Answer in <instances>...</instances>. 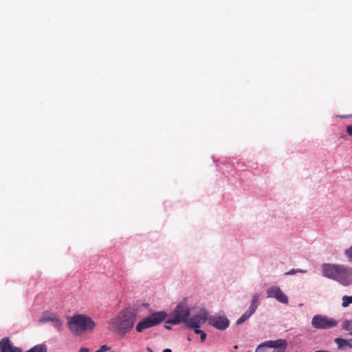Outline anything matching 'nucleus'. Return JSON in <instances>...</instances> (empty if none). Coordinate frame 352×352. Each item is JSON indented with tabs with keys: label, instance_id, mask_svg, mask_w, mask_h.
<instances>
[{
	"label": "nucleus",
	"instance_id": "1",
	"mask_svg": "<svg viewBox=\"0 0 352 352\" xmlns=\"http://www.w3.org/2000/svg\"><path fill=\"white\" fill-rule=\"evenodd\" d=\"M137 314V310L132 309H122L115 317L108 321L107 328L113 333L124 335L133 329L136 321Z\"/></svg>",
	"mask_w": 352,
	"mask_h": 352
},
{
	"label": "nucleus",
	"instance_id": "2",
	"mask_svg": "<svg viewBox=\"0 0 352 352\" xmlns=\"http://www.w3.org/2000/svg\"><path fill=\"white\" fill-rule=\"evenodd\" d=\"M322 275L348 286L352 284V268L342 265L324 263L322 265Z\"/></svg>",
	"mask_w": 352,
	"mask_h": 352
},
{
	"label": "nucleus",
	"instance_id": "3",
	"mask_svg": "<svg viewBox=\"0 0 352 352\" xmlns=\"http://www.w3.org/2000/svg\"><path fill=\"white\" fill-rule=\"evenodd\" d=\"M67 325L74 334L79 336L84 331L94 329L96 323L89 316L78 314L68 318Z\"/></svg>",
	"mask_w": 352,
	"mask_h": 352
},
{
	"label": "nucleus",
	"instance_id": "4",
	"mask_svg": "<svg viewBox=\"0 0 352 352\" xmlns=\"http://www.w3.org/2000/svg\"><path fill=\"white\" fill-rule=\"evenodd\" d=\"M167 316V314L163 311L154 312L140 321L135 326V330L141 333L146 329L157 326L165 320Z\"/></svg>",
	"mask_w": 352,
	"mask_h": 352
},
{
	"label": "nucleus",
	"instance_id": "5",
	"mask_svg": "<svg viewBox=\"0 0 352 352\" xmlns=\"http://www.w3.org/2000/svg\"><path fill=\"white\" fill-rule=\"evenodd\" d=\"M189 315L190 309L187 305L185 303L179 304L173 311V318L168 319L166 323L175 325L184 322L186 324Z\"/></svg>",
	"mask_w": 352,
	"mask_h": 352
},
{
	"label": "nucleus",
	"instance_id": "6",
	"mask_svg": "<svg viewBox=\"0 0 352 352\" xmlns=\"http://www.w3.org/2000/svg\"><path fill=\"white\" fill-rule=\"evenodd\" d=\"M338 321L323 315H316L312 318L311 326L318 329H327L336 327Z\"/></svg>",
	"mask_w": 352,
	"mask_h": 352
},
{
	"label": "nucleus",
	"instance_id": "7",
	"mask_svg": "<svg viewBox=\"0 0 352 352\" xmlns=\"http://www.w3.org/2000/svg\"><path fill=\"white\" fill-rule=\"evenodd\" d=\"M208 319V313L201 309L197 314L188 318L186 325L190 328H199Z\"/></svg>",
	"mask_w": 352,
	"mask_h": 352
},
{
	"label": "nucleus",
	"instance_id": "8",
	"mask_svg": "<svg viewBox=\"0 0 352 352\" xmlns=\"http://www.w3.org/2000/svg\"><path fill=\"white\" fill-rule=\"evenodd\" d=\"M267 297L274 298L278 302H282L283 304L288 303L287 296L281 291V289L278 287L274 286L270 287L267 290Z\"/></svg>",
	"mask_w": 352,
	"mask_h": 352
},
{
	"label": "nucleus",
	"instance_id": "9",
	"mask_svg": "<svg viewBox=\"0 0 352 352\" xmlns=\"http://www.w3.org/2000/svg\"><path fill=\"white\" fill-rule=\"evenodd\" d=\"M258 306V295L254 294L252 296V303L250 306L248 310L243 314L236 321L238 324L243 323L246 320H248L256 310Z\"/></svg>",
	"mask_w": 352,
	"mask_h": 352
},
{
	"label": "nucleus",
	"instance_id": "10",
	"mask_svg": "<svg viewBox=\"0 0 352 352\" xmlns=\"http://www.w3.org/2000/svg\"><path fill=\"white\" fill-rule=\"evenodd\" d=\"M208 323L217 329L224 330L229 326V320L224 316H213L209 318Z\"/></svg>",
	"mask_w": 352,
	"mask_h": 352
},
{
	"label": "nucleus",
	"instance_id": "11",
	"mask_svg": "<svg viewBox=\"0 0 352 352\" xmlns=\"http://www.w3.org/2000/svg\"><path fill=\"white\" fill-rule=\"evenodd\" d=\"M0 352H22L19 347L14 346L7 337L0 340Z\"/></svg>",
	"mask_w": 352,
	"mask_h": 352
},
{
	"label": "nucleus",
	"instance_id": "12",
	"mask_svg": "<svg viewBox=\"0 0 352 352\" xmlns=\"http://www.w3.org/2000/svg\"><path fill=\"white\" fill-rule=\"evenodd\" d=\"M267 344L271 347V349L273 348L279 351H285L287 347V342L285 339L267 341Z\"/></svg>",
	"mask_w": 352,
	"mask_h": 352
},
{
	"label": "nucleus",
	"instance_id": "13",
	"mask_svg": "<svg viewBox=\"0 0 352 352\" xmlns=\"http://www.w3.org/2000/svg\"><path fill=\"white\" fill-rule=\"evenodd\" d=\"M26 352H47V346L45 344H36Z\"/></svg>",
	"mask_w": 352,
	"mask_h": 352
},
{
	"label": "nucleus",
	"instance_id": "14",
	"mask_svg": "<svg viewBox=\"0 0 352 352\" xmlns=\"http://www.w3.org/2000/svg\"><path fill=\"white\" fill-rule=\"evenodd\" d=\"M335 342L338 344L339 349L348 346L349 347L350 340H345L337 338L335 339Z\"/></svg>",
	"mask_w": 352,
	"mask_h": 352
},
{
	"label": "nucleus",
	"instance_id": "15",
	"mask_svg": "<svg viewBox=\"0 0 352 352\" xmlns=\"http://www.w3.org/2000/svg\"><path fill=\"white\" fill-rule=\"evenodd\" d=\"M255 352H272V351H271V347H270L267 344V342H265L256 347Z\"/></svg>",
	"mask_w": 352,
	"mask_h": 352
},
{
	"label": "nucleus",
	"instance_id": "16",
	"mask_svg": "<svg viewBox=\"0 0 352 352\" xmlns=\"http://www.w3.org/2000/svg\"><path fill=\"white\" fill-rule=\"evenodd\" d=\"M351 303H352V296H344L342 297V306L343 307H346Z\"/></svg>",
	"mask_w": 352,
	"mask_h": 352
},
{
	"label": "nucleus",
	"instance_id": "17",
	"mask_svg": "<svg viewBox=\"0 0 352 352\" xmlns=\"http://www.w3.org/2000/svg\"><path fill=\"white\" fill-rule=\"evenodd\" d=\"M342 329L346 331L352 329V320H345L342 323Z\"/></svg>",
	"mask_w": 352,
	"mask_h": 352
},
{
	"label": "nucleus",
	"instance_id": "18",
	"mask_svg": "<svg viewBox=\"0 0 352 352\" xmlns=\"http://www.w3.org/2000/svg\"><path fill=\"white\" fill-rule=\"evenodd\" d=\"M194 331L197 334H199L201 340L203 342L206 340V334L202 330L199 329V328H194Z\"/></svg>",
	"mask_w": 352,
	"mask_h": 352
},
{
	"label": "nucleus",
	"instance_id": "19",
	"mask_svg": "<svg viewBox=\"0 0 352 352\" xmlns=\"http://www.w3.org/2000/svg\"><path fill=\"white\" fill-rule=\"evenodd\" d=\"M50 320L53 321L54 322V325L60 329V327L62 326V322L61 321L59 320V319H57V318H51L50 319Z\"/></svg>",
	"mask_w": 352,
	"mask_h": 352
},
{
	"label": "nucleus",
	"instance_id": "20",
	"mask_svg": "<svg viewBox=\"0 0 352 352\" xmlns=\"http://www.w3.org/2000/svg\"><path fill=\"white\" fill-rule=\"evenodd\" d=\"M345 254L348 257L349 260L352 262V246L345 251Z\"/></svg>",
	"mask_w": 352,
	"mask_h": 352
},
{
	"label": "nucleus",
	"instance_id": "21",
	"mask_svg": "<svg viewBox=\"0 0 352 352\" xmlns=\"http://www.w3.org/2000/svg\"><path fill=\"white\" fill-rule=\"evenodd\" d=\"M110 349V348L106 345H102L98 350H97L96 352H105Z\"/></svg>",
	"mask_w": 352,
	"mask_h": 352
},
{
	"label": "nucleus",
	"instance_id": "22",
	"mask_svg": "<svg viewBox=\"0 0 352 352\" xmlns=\"http://www.w3.org/2000/svg\"><path fill=\"white\" fill-rule=\"evenodd\" d=\"M296 272H300V273H302L304 272L303 270H291L289 272H287L285 274H287V275H292V274H296Z\"/></svg>",
	"mask_w": 352,
	"mask_h": 352
},
{
	"label": "nucleus",
	"instance_id": "23",
	"mask_svg": "<svg viewBox=\"0 0 352 352\" xmlns=\"http://www.w3.org/2000/svg\"><path fill=\"white\" fill-rule=\"evenodd\" d=\"M346 133L349 135L352 136V124L347 126V127H346Z\"/></svg>",
	"mask_w": 352,
	"mask_h": 352
},
{
	"label": "nucleus",
	"instance_id": "24",
	"mask_svg": "<svg viewBox=\"0 0 352 352\" xmlns=\"http://www.w3.org/2000/svg\"><path fill=\"white\" fill-rule=\"evenodd\" d=\"M89 349L85 347H81L79 350V352H88Z\"/></svg>",
	"mask_w": 352,
	"mask_h": 352
},
{
	"label": "nucleus",
	"instance_id": "25",
	"mask_svg": "<svg viewBox=\"0 0 352 352\" xmlns=\"http://www.w3.org/2000/svg\"><path fill=\"white\" fill-rule=\"evenodd\" d=\"M168 323L166 322V324L164 325V328L166 329H170L171 327L169 325H168Z\"/></svg>",
	"mask_w": 352,
	"mask_h": 352
},
{
	"label": "nucleus",
	"instance_id": "26",
	"mask_svg": "<svg viewBox=\"0 0 352 352\" xmlns=\"http://www.w3.org/2000/svg\"><path fill=\"white\" fill-rule=\"evenodd\" d=\"M162 352H172V351L170 349H165L163 350Z\"/></svg>",
	"mask_w": 352,
	"mask_h": 352
},
{
	"label": "nucleus",
	"instance_id": "27",
	"mask_svg": "<svg viewBox=\"0 0 352 352\" xmlns=\"http://www.w3.org/2000/svg\"><path fill=\"white\" fill-rule=\"evenodd\" d=\"M146 350H147L148 352H153V350H152V349H151V347H149V346H148V347L146 348Z\"/></svg>",
	"mask_w": 352,
	"mask_h": 352
},
{
	"label": "nucleus",
	"instance_id": "28",
	"mask_svg": "<svg viewBox=\"0 0 352 352\" xmlns=\"http://www.w3.org/2000/svg\"><path fill=\"white\" fill-rule=\"evenodd\" d=\"M315 352H329L328 351H324V350H319V351H316Z\"/></svg>",
	"mask_w": 352,
	"mask_h": 352
},
{
	"label": "nucleus",
	"instance_id": "29",
	"mask_svg": "<svg viewBox=\"0 0 352 352\" xmlns=\"http://www.w3.org/2000/svg\"><path fill=\"white\" fill-rule=\"evenodd\" d=\"M349 347L352 348V339L350 340Z\"/></svg>",
	"mask_w": 352,
	"mask_h": 352
},
{
	"label": "nucleus",
	"instance_id": "30",
	"mask_svg": "<svg viewBox=\"0 0 352 352\" xmlns=\"http://www.w3.org/2000/svg\"><path fill=\"white\" fill-rule=\"evenodd\" d=\"M272 352H285V351H279L278 350L274 349Z\"/></svg>",
	"mask_w": 352,
	"mask_h": 352
},
{
	"label": "nucleus",
	"instance_id": "31",
	"mask_svg": "<svg viewBox=\"0 0 352 352\" xmlns=\"http://www.w3.org/2000/svg\"><path fill=\"white\" fill-rule=\"evenodd\" d=\"M351 335H352V331L349 333Z\"/></svg>",
	"mask_w": 352,
	"mask_h": 352
}]
</instances>
